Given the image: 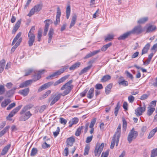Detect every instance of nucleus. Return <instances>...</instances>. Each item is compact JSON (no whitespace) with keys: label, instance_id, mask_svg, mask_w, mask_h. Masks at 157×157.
I'll return each mask as SVG.
<instances>
[{"label":"nucleus","instance_id":"34","mask_svg":"<svg viewBox=\"0 0 157 157\" xmlns=\"http://www.w3.org/2000/svg\"><path fill=\"white\" fill-rule=\"evenodd\" d=\"M92 65L91 64L87 67H86L83 69L79 73V75H81L87 72L92 67Z\"/></svg>","mask_w":157,"mask_h":157},{"label":"nucleus","instance_id":"17","mask_svg":"<svg viewBox=\"0 0 157 157\" xmlns=\"http://www.w3.org/2000/svg\"><path fill=\"white\" fill-rule=\"evenodd\" d=\"M118 83L119 85L122 86H126L128 85V82L124 80L122 77L119 78Z\"/></svg>","mask_w":157,"mask_h":157},{"label":"nucleus","instance_id":"10","mask_svg":"<svg viewBox=\"0 0 157 157\" xmlns=\"http://www.w3.org/2000/svg\"><path fill=\"white\" fill-rule=\"evenodd\" d=\"M104 147V144L103 143H102L98 147H95L94 151V153L95 156L99 157L100 156L101 152L103 150Z\"/></svg>","mask_w":157,"mask_h":157},{"label":"nucleus","instance_id":"27","mask_svg":"<svg viewBox=\"0 0 157 157\" xmlns=\"http://www.w3.org/2000/svg\"><path fill=\"white\" fill-rule=\"evenodd\" d=\"M150 44L149 43L147 44L143 48V49L141 53V55H143L144 54L146 53L150 47Z\"/></svg>","mask_w":157,"mask_h":157},{"label":"nucleus","instance_id":"63","mask_svg":"<svg viewBox=\"0 0 157 157\" xmlns=\"http://www.w3.org/2000/svg\"><path fill=\"white\" fill-rule=\"evenodd\" d=\"M60 122L61 124H65L67 122V121L65 119L61 117L60 118Z\"/></svg>","mask_w":157,"mask_h":157},{"label":"nucleus","instance_id":"30","mask_svg":"<svg viewBox=\"0 0 157 157\" xmlns=\"http://www.w3.org/2000/svg\"><path fill=\"white\" fill-rule=\"evenodd\" d=\"M81 65L80 62H77L72 65L70 68V71L74 70L75 69L79 67Z\"/></svg>","mask_w":157,"mask_h":157},{"label":"nucleus","instance_id":"7","mask_svg":"<svg viewBox=\"0 0 157 157\" xmlns=\"http://www.w3.org/2000/svg\"><path fill=\"white\" fill-rule=\"evenodd\" d=\"M22 106V105H21L13 109L9 114L8 116L6 117V119L10 121H12V119H11L10 118L13 117L21 108Z\"/></svg>","mask_w":157,"mask_h":157},{"label":"nucleus","instance_id":"13","mask_svg":"<svg viewBox=\"0 0 157 157\" xmlns=\"http://www.w3.org/2000/svg\"><path fill=\"white\" fill-rule=\"evenodd\" d=\"M121 125L120 124H119L117 129V131L115 132V133L114 135L113 136L116 137L117 138V145H118L119 138L120 137L121 134Z\"/></svg>","mask_w":157,"mask_h":157},{"label":"nucleus","instance_id":"40","mask_svg":"<svg viewBox=\"0 0 157 157\" xmlns=\"http://www.w3.org/2000/svg\"><path fill=\"white\" fill-rule=\"evenodd\" d=\"M114 37V36L113 34H108L105 37V41L106 42L110 41L113 39Z\"/></svg>","mask_w":157,"mask_h":157},{"label":"nucleus","instance_id":"18","mask_svg":"<svg viewBox=\"0 0 157 157\" xmlns=\"http://www.w3.org/2000/svg\"><path fill=\"white\" fill-rule=\"evenodd\" d=\"M44 70L39 71V73L33 76V79L32 80L33 81L35 82L39 79L41 78V75L44 73Z\"/></svg>","mask_w":157,"mask_h":157},{"label":"nucleus","instance_id":"25","mask_svg":"<svg viewBox=\"0 0 157 157\" xmlns=\"http://www.w3.org/2000/svg\"><path fill=\"white\" fill-rule=\"evenodd\" d=\"M29 92V89L28 88H25L23 90H20L18 92V93L24 96H26Z\"/></svg>","mask_w":157,"mask_h":157},{"label":"nucleus","instance_id":"20","mask_svg":"<svg viewBox=\"0 0 157 157\" xmlns=\"http://www.w3.org/2000/svg\"><path fill=\"white\" fill-rule=\"evenodd\" d=\"M94 94V88L93 87L91 88L88 91L87 94V97L89 99L92 98Z\"/></svg>","mask_w":157,"mask_h":157},{"label":"nucleus","instance_id":"6","mask_svg":"<svg viewBox=\"0 0 157 157\" xmlns=\"http://www.w3.org/2000/svg\"><path fill=\"white\" fill-rule=\"evenodd\" d=\"M68 68V66H65L64 67H63L61 69H60L58 71L55 72L52 74L48 76L46 78L47 79H49L50 78L52 79L53 77L59 75L62 73H63L65 70H66Z\"/></svg>","mask_w":157,"mask_h":157},{"label":"nucleus","instance_id":"60","mask_svg":"<svg viewBox=\"0 0 157 157\" xmlns=\"http://www.w3.org/2000/svg\"><path fill=\"white\" fill-rule=\"evenodd\" d=\"M21 21V19L18 20L17 21V22H16V24H15V25L14 27L16 28L17 29H18L19 28V27L20 25Z\"/></svg>","mask_w":157,"mask_h":157},{"label":"nucleus","instance_id":"39","mask_svg":"<svg viewBox=\"0 0 157 157\" xmlns=\"http://www.w3.org/2000/svg\"><path fill=\"white\" fill-rule=\"evenodd\" d=\"M17 89L16 87H14L12 89L8 91L6 93L7 96L10 97L13 95L15 91V90Z\"/></svg>","mask_w":157,"mask_h":157},{"label":"nucleus","instance_id":"50","mask_svg":"<svg viewBox=\"0 0 157 157\" xmlns=\"http://www.w3.org/2000/svg\"><path fill=\"white\" fill-rule=\"evenodd\" d=\"M90 148V146L89 145H87L86 146L84 149V155L88 154Z\"/></svg>","mask_w":157,"mask_h":157},{"label":"nucleus","instance_id":"2","mask_svg":"<svg viewBox=\"0 0 157 157\" xmlns=\"http://www.w3.org/2000/svg\"><path fill=\"white\" fill-rule=\"evenodd\" d=\"M72 82V80H70L63 85L61 87L60 89L61 90H65L62 94V95L63 96L67 95L71 91V89L73 87V86L71 84Z\"/></svg>","mask_w":157,"mask_h":157},{"label":"nucleus","instance_id":"41","mask_svg":"<svg viewBox=\"0 0 157 157\" xmlns=\"http://www.w3.org/2000/svg\"><path fill=\"white\" fill-rule=\"evenodd\" d=\"M148 18L147 17H145L140 19L138 21L137 23L139 24H143L147 21Z\"/></svg>","mask_w":157,"mask_h":157},{"label":"nucleus","instance_id":"38","mask_svg":"<svg viewBox=\"0 0 157 157\" xmlns=\"http://www.w3.org/2000/svg\"><path fill=\"white\" fill-rule=\"evenodd\" d=\"M117 140L116 137L113 136L111 143L110 148L112 149L113 148L115 143L116 144V146H117L118 145H117Z\"/></svg>","mask_w":157,"mask_h":157},{"label":"nucleus","instance_id":"33","mask_svg":"<svg viewBox=\"0 0 157 157\" xmlns=\"http://www.w3.org/2000/svg\"><path fill=\"white\" fill-rule=\"evenodd\" d=\"M6 61L5 59H2L0 61V73L2 72L4 68Z\"/></svg>","mask_w":157,"mask_h":157},{"label":"nucleus","instance_id":"11","mask_svg":"<svg viewBox=\"0 0 157 157\" xmlns=\"http://www.w3.org/2000/svg\"><path fill=\"white\" fill-rule=\"evenodd\" d=\"M145 110L146 106L144 104L143 106L138 107L135 109V114L137 116H140L145 111Z\"/></svg>","mask_w":157,"mask_h":157},{"label":"nucleus","instance_id":"35","mask_svg":"<svg viewBox=\"0 0 157 157\" xmlns=\"http://www.w3.org/2000/svg\"><path fill=\"white\" fill-rule=\"evenodd\" d=\"M77 18V16L76 14H74L72 17V19L71 20V21L70 24V28H71L73 27L75 24Z\"/></svg>","mask_w":157,"mask_h":157},{"label":"nucleus","instance_id":"46","mask_svg":"<svg viewBox=\"0 0 157 157\" xmlns=\"http://www.w3.org/2000/svg\"><path fill=\"white\" fill-rule=\"evenodd\" d=\"M38 152L37 149L36 148H33L32 150L30 153V156H34L37 154Z\"/></svg>","mask_w":157,"mask_h":157},{"label":"nucleus","instance_id":"45","mask_svg":"<svg viewBox=\"0 0 157 157\" xmlns=\"http://www.w3.org/2000/svg\"><path fill=\"white\" fill-rule=\"evenodd\" d=\"M71 12V7L70 6H68L66 10V16L67 18L68 19L69 17Z\"/></svg>","mask_w":157,"mask_h":157},{"label":"nucleus","instance_id":"47","mask_svg":"<svg viewBox=\"0 0 157 157\" xmlns=\"http://www.w3.org/2000/svg\"><path fill=\"white\" fill-rule=\"evenodd\" d=\"M42 33V31L40 29H39L38 32L37 37L38 38V41L39 42L41 40V37Z\"/></svg>","mask_w":157,"mask_h":157},{"label":"nucleus","instance_id":"36","mask_svg":"<svg viewBox=\"0 0 157 157\" xmlns=\"http://www.w3.org/2000/svg\"><path fill=\"white\" fill-rule=\"evenodd\" d=\"M78 122V119L77 118H73L69 122V127H71L73 124H76Z\"/></svg>","mask_w":157,"mask_h":157},{"label":"nucleus","instance_id":"28","mask_svg":"<svg viewBox=\"0 0 157 157\" xmlns=\"http://www.w3.org/2000/svg\"><path fill=\"white\" fill-rule=\"evenodd\" d=\"M11 102V101L10 99H5L2 102L1 106L2 108H5Z\"/></svg>","mask_w":157,"mask_h":157},{"label":"nucleus","instance_id":"14","mask_svg":"<svg viewBox=\"0 0 157 157\" xmlns=\"http://www.w3.org/2000/svg\"><path fill=\"white\" fill-rule=\"evenodd\" d=\"M62 94H59L56 95L53 98H52L51 97L50 98L49 101H50L52 99V101L50 104V105H52L57 102L60 98Z\"/></svg>","mask_w":157,"mask_h":157},{"label":"nucleus","instance_id":"31","mask_svg":"<svg viewBox=\"0 0 157 157\" xmlns=\"http://www.w3.org/2000/svg\"><path fill=\"white\" fill-rule=\"evenodd\" d=\"M156 29V27L155 25H150L147 28L146 33L151 32Z\"/></svg>","mask_w":157,"mask_h":157},{"label":"nucleus","instance_id":"1","mask_svg":"<svg viewBox=\"0 0 157 157\" xmlns=\"http://www.w3.org/2000/svg\"><path fill=\"white\" fill-rule=\"evenodd\" d=\"M32 105H29L25 106L20 112L21 116L19 118L20 121H25L32 115L30 111H27L32 107Z\"/></svg>","mask_w":157,"mask_h":157},{"label":"nucleus","instance_id":"53","mask_svg":"<svg viewBox=\"0 0 157 157\" xmlns=\"http://www.w3.org/2000/svg\"><path fill=\"white\" fill-rule=\"evenodd\" d=\"M127 126V123L126 121L124 119H123V129L125 131Z\"/></svg>","mask_w":157,"mask_h":157},{"label":"nucleus","instance_id":"49","mask_svg":"<svg viewBox=\"0 0 157 157\" xmlns=\"http://www.w3.org/2000/svg\"><path fill=\"white\" fill-rule=\"evenodd\" d=\"M157 156V148L153 149L151 151V157H155Z\"/></svg>","mask_w":157,"mask_h":157},{"label":"nucleus","instance_id":"64","mask_svg":"<svg viewBox=\"0 0 157 157\" xmlns=\"http://www.w3.org/2000/svg\"><path fill=\"white\" fill-rule=\"evenodd\" d=\"M109 155V151H106L105 152H103L101 155V157H108Z\"/></svg>","mask_w":157,"mask_h":157},{"label":"nucleus","instance_id":"16","mask_svg":"<svg viewBox=\"0 0 157 157\" xmlns=\"http://www.w3.org/2000/svg\"><path fill=\"white\" fill-rule=\"evenodd\" d=\"M61 15V12L59 7H58L57 10L56 15V20L54 22V24L56 25L60 22V17Z\"/></svg>","mask_w":157,"mask_h":157},{"label":"nucleus","instance_id":"43","mask_svg":"<svg viewBox=\"0 0 157 157\" xmlns=\"http://www.w3.org/2000/svg\"><path fill=\"white\" fill-rule=\"evenodd\" d=\"M84 128V126H82L81 127H79L77 129L75 133V135L77 136H79L81 134V130L83 129Z\"/></svg>","mask_w":157,"mask_h":157},{"label":"nucleus","instance_id":"58","mask_svg":"<svg viewBox=\"0 0 157 157\" xmlns=\"http://www.w3.org/2000/svg\"><path fill=\"white\" fill-rule=\"evenodd\" d=\"M16 105V103L15 102H13L10 104L8 106L7 108L6 109L7 110H10L12 109V108L15 107Z\"/></svg>","mask_w":157,"mask_h":157},{"label":"nucleus","instance_id":"29","mask_svg":"<svg viewBox=\"0 0 157 157\" xmlns=\"http://www.w3.org/2000/svg\"><path fill=\"white\" fill-rule=\"evenodd\" d=\"M157 132V127L155 128L152 129L149 133V135L147 137L148 139L151 138L155 134V133Z\"/></svg>","mask_w":157,"mask_h":157},{"label":"nucleus","instance_id":"4","mask_svg":"<svg viewBox=\"0 0 157 157\" xmlns=\"http://www.w3.org/2000/svg\"><path fill=\"white\" fill-rule=\"evenodd\" d=\"M21 35V32H19L17 34L15 37L13 39L12 44V45H13L17 40L15 45L12 47L13 49H15V50L21 42L22 39L21 37H20Z\"/></svg>","mask_w":157,"mask_h":157},{"label":"nucleus","instance_id":"23","mask_svg":"<svg viewBox=\"0 0 157 157\" xmlns=\"http://www.w3.org/2000/svg\"><path fill=\"white\" fill-rule=\"evenodd\" d=\"M54 34V30L53 28H51L48 33V43L51 42L52 38Z\"/></svg>","mask_w":157,"mask_h":157},{"label":"nucleus","instance_id":"42","mask_svg":"<svg viewBox=\"0 0 157 157\" xmlns=\"http://www.w3.org/2000/svg\"><path fill=\"white\" fill-rule=\"evenodd\" d=\"M112 87V85L110 84L107 85L105 88V92L106 94H109Z\"/></svg>","mask_w":157,"mask_h":157},{"label":"nucleus","instance_id":"5","mask_svg":"<svg viewBox=\"0 0 157 157\" xmlns=\"http://www.w3.org/2000/svg\"><path fill=\"white\" fill-rule=\"evenodd\" d=\"M42 7V4H37L35 5L30 11L28 14L29 17H31L33 15L35 12H39L40 11Z\"/></svg>","mask_w":157,"mask_h":157},{"label":"nucleus","instance_id":"8","mask_svg":"<svg viewBox=\"0 0 157 157\" xmlns=\"http://www.w3.org/2000/svg\"><path fill=\"white\" fill-rule=\"evenodd\" d=\"M132 34H139L141 33L143 31L142 27L140 25H138L135 27L133 29L130 31Z\"/></svg>","mask_w":157,"mask_h":157},{"label":"nucleus","instance_id":"3","mask_svg":"<svg viewBox=\"0 0 157 157\" xmlns=\"http://www.w3.org/2000/svg\"><path fill=\"white\" fill-rule=\"evenodd\" d=\"M138 132L135 131V128H132L130 131L127 136V140L129 144H130L132 141L135 140L138 136Z\"/></svg>","mask_w":157,"mask_h":157},{"label":"nucleus","instance_id":"26","mask_svg":"<svg viewBox=\"0 0 157 157\" xmlns=\"http://www.w3.org/2000/svg\"><path fill=\"white\" fill-rule=\"evenodd\" d=\"M11 147L10 144H8L4 147L2 150L1 155H4L6 154Z\"/></svg>","mask_w":157,"mask_h":157},{"label":"nucleus","instance_id":"52","mask_svg":"<svg viewBox=\"0 0 157 157\" xmlns=\"http://www.w3.org/2000/svg\"><path fill=\"white\" fill-rule=\"evenodd\" d=\"M60 130L59 127H57V129L56 131L53 132V134L55 137H56L59 134Z\"/></svg>","mask_w":157,"mask_h":157},{"label":"nucleus","instance_id":"15","mask_svg":"<svg viewBox=\"0 0 157 157\" xmlns=\"http://www.w3.org/2000/svg\"><path fill=\"white\" fill-rule=\"evenodd\" d=\"M53 82H50L46 83L41 86L38 89V92H40L47 88H48L50 86L53 84Z\"/></svg>","mask_w":157,"mask_h":157},{"label":"nucleus","instance_id":"32","mask_svg":"<svg viewBox=\"0 0 157 157\" xmlns=\"http://www.w3.org/2000/svg\"><path fill=\"white\" fill-rule=\"evenodd\" d=\"M147 114L149 116H151L155 110V108L151 107L148 106Z\"/></svg>","mask_w":157,"mask_h":157},{"label":"nucleus","instance_id":"21","mask_svg":"<svg viewBox=\"0 0 157 157\" xmlns=\"http://www.w3.org/2000/svg\"><path fill=\"white\" fill-rule=\"evenodd\" d=\"M131 35L130 31H128L121 35L118 38V39L119 40H124Z\"/></svg>","mask_w":157,"mask_h":157},{"label":"nucleus","instance_id":"9","mask_svg":"<svg viewBox=\"0 0 157 157\" xmlns=\"http://www.w3.org/2000/svg\"><path fill=\"white\" fill-rule=\"evenodd\" d=\"M29 40L28 44L29 47H31L33 45L35 40V36L34 33L29 32L28 34Z\"/></svg>","mask_w":157,"mask_h":157},{"label":"nucleus","instance_id":"54","mask_svg":"<svg viewBox=\"0 0 157 157\" xmlns=\"http://www.w3.org/2000/svg\"><path fill=\"white\" fill-rule=\"evenodd\" d=\"M147 128L146 126H143L141 128V132L140 134V135L143 136L144 134V132L147 130Z\"/></svg>","mask_w":157,"mask_h":157},{"label":"nucleus","instance_id":"24","mask_svg":"<svg viewBox=\"0 0 157 157\" xmlns=\"http://www.w3.org/2000/svg\"><path fill=\"white\" fill-rule=\"evenodd\" d=\"M75 141V138L73 137H71L67 139L66 143L67 144V145L71 147L72 146Z\"/></svg>","mask_w":157,"mask_h":157},{"label":"nucleus","instance_id":"19","mask_svg":"<svg viewBox=\"0 0 157 157\" xmlns=\"http://www.w3.org/2000/svg\"><path fill=\"white\" fill-rule=\"evenodd\" d=\"M33 82L32 80H29L26 81L22 83H21L20 86L19 88H23L26 87L29 85L32 84Z\"/></svg>","mask_w":157,"mask_h":157},{"label":"nucleus","instance_id":"51","mask_svg":"<svg viewBox=\"0 0 157 157\" xmlns=\"http://www.w3.org/2000/svg\"><path fill=\"white\" fill-rule=\"evenodd\" d=\"M96 118H94L91 121L90 125L89 127L90 128H94L93 127L96 123Z\"/></svg>","mask_w":157,"mask_h":157},{"label":"nucleus","instance_id":"59","mask_svg":"<svg viewBox=\"0 0 157 157\" xmlns=\"http://www.w3.org/2000/svg\"><path fill=\"white\" fill-rule=\"evenodd\" d=\"M128 101L130 103H132L135 99L134 97L132 95H130L128 97Z\"/></svg>","mask_w":157,"mask_h":157},{"label":"nucleus","instance_id":"62","mask_svg":"<svg viewBox=\"0 0 157 157\" xmlns=\"http://www.w3.org/2000/svg\"><path fill=\"white\" fill-rule=\"evenodd\" d=\"M95 87L96 89L98 90L102 89L103 88L102 85L101 84H97L95 86Z\"/></svg>","mask_w":157,"mask_h":157},{"label":"nucleus","instance_id":"56","mask_svg":"<svg viewBox=\"0 0 157 157\" xmlns=\"http://www.w3.org/2000/svg\"><path fill=\"white\" fill-rule=\"evenodd\" d=\"M156 101H152L149 105L148 106L151 107L155 108L156 105Z\"/></svg>","mask_w":157,"mask_h":157},{"label":"nucleus","instance_id":"57","mask_svg":"<svg viewBox=\"0 0 157 157\" xmlns=\"http://www.w3.org/2000/svg\"><path fill=\"white\" fill-rule=\"evenodd\" d=\"M51 92L50 90H48L42 96V98L44 99L46 98Z\"/></svg>","mask_w":157,"mask_h":157},{"label":"nucleus","instance_id":"12","mask_svg":"<svg viewBox=\"0 0 157 157\" xmlns=\"http://www.w3.org/2000/svg\"><path fill=\"white\" fill-rule=\"evenodd\" d=\"M44 22L45 23L44 32V35L45 36L47 35L50 24L52 23V21L51 20L47 19L44 21Z\"/></svg>","mask_w":157,"mask_h":157},{"label":"nucleus","instance_id":"44","mask_svg":"<svg viewBox=\"0 0 157 157\" xmlns=\"http://www.w3.org/2000/svg\"><path fill=\"white\" fill-rule=\"evenodd\" d=\"M111 43H109L106 44L104 45L101 49V51L103 52L106 51L108 48L111 46Z\"/></svg>","mask_w":157,"mask_h":157},{"label":"nucleus","instance_id":"55","mask_svg":"<svg viewBox=\"0 0 157 157\" xmlns=\"http://www.w3.org/2000/svg\"><path fill=\"white\" fill-rule=\"evenodd\" d=\"M5 90L4 86L0 85V95L3 94L5 92Z\"/></svg>","mask_w":157,"mask_h":157},{"label":"nucleus","instance_id":"48","mask_svg":"<svg viewBox=\"0 0 157 157\" xmlns=\"http://www.w3.org/2000/svg\"><path fill=\"white\" fill-rule=\"evenodd\" d=\"M119 104V102H118L116 107L115 108L114 114L116 116H117L119 110L120 108Z\"/></svg>","mask_w":157,"mask_h":157},{"label":"nucleus","instance_id":"37","mask_svg":"<svg viewBox=\"0 0 157 157\" xmlns=\"http://www.w3.org/2000/svg\"><path fill=\"white\" fill-rule=\"evenodd\" d=\"M111 78V76L109 75H106L102 77L101 79V82H105L110 79Z\"/></svg>","mask_w":157,"mask_h":157},{"label":"nucleus","instance_id":"22","mask_svg":"<svg viewBox=\"0 0 157 157\" xmlns=\"http://www.w3.org/2000/svg\"><path fill=\"white\" fill-rule=\"evenodd\" d=\"M100 52V50H98L94 51L92 52H90V53L87 54L84 57V59H86L89 58L92 56L97 54Z\"/></svg>","mask_w":157,"mask_h":157},{"label":"nucleus","instance_id":"61","mask_svg":"<svg viewBox=\"0 0 157 157\" xmlns=\"http://www.w3.org/2000/svg\"><path fill=\"white\" fill-rule=\"evenodd\" d=\"M93 137V136H90L87 137L86 140V143H88L90 142L91 141Z\"/></svg>","mask_w":157,"mask_h":157}]
</instances>
